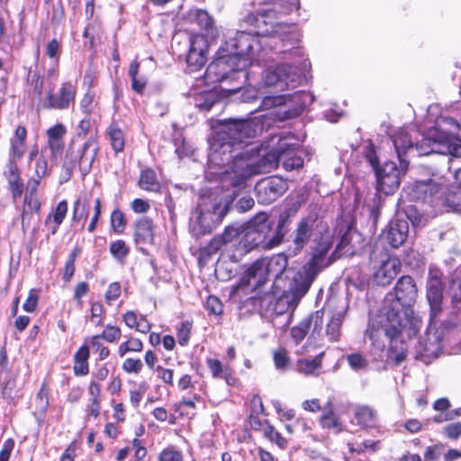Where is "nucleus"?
Returning <instances> with one entry per match:
<instances>
[{"instance_id":"48","label":"nucleus","mask_w":461,"mask_h":461,"mask_svg":"<svg viewBox=\"0 0 461 461\" xmlns=\"http://www.w3.org/2000/svg\"><path fill=\"white\" fill-rule=\"evenodd\" d=\"M126 225L124 214L120 210L113 211L111 214V226L116 233H122Z\"/></svg>"},{"instance_id":"58","label":"nucleus","mask_w":461,"mask_h":461,"mask_svg":"<svg viewBox=\"0 0 461 461\" xmlns=\"http://www.w3.org/2000/svg\"><path fill=\"white\" fill-rule=\"evenodd\" d=\"M182 453L174 447L165 448L159 455V461H182Z\"/></svg>"},{"instance_id":"24","label":"nucleus","mask_w":461,"mask_h":461,"mask_svg":"<svg viewBox=\"0 0 461 461\" xmlns=\"http://www.w3.org/2000/svg\"><path fill=\"white\" fill-rule=\"evenodd\" d=\"M206 365L214 379H224L229 385L235 384L236 379L232 375V370L229 366H224L216 358H207Z\"/></svg>"},{"instance_id":"25","label":"nucleus","mask_w":461,"mask_h":461,"mask_svg":"<svg viewBox=\"0 0 461 461\" xmlns=\"http://www.w3.org/2000/svg\"><path fill=\"white\" fill-rule=\"evenodd\" d=\"M265 260L268 276H275L276 279L281 278L285 274H290L291 270H287L288 258L284 254H276L270 258H262Z\"/></svg>"},{"instance_id":"26","label":"nucleus","mask_w":461,"mask_h":461,"mask_svg":"<svg viewBox=\"0 0 461 461\" xmlns=\"http://www.w3.org/2000/svg\"><path fill=\"white\" fill-rule=\"evenodd\" d=\"M67 132L62 123H57L47 131L48 144L53 155L62 151L64 147L63 138Z\"/></svg>"},{"instance_id":"49","label":"nucleus","mask_w":461,"mask_h":461,"mask_svg":"<svg viewBox=\"0 0 461 461\" xmlns=\"http://www.w3.org/2000/svg\"><path fill=\"white\" fill-rule=\"evenodd\" d=\"M449 291L455 308L461 311V279H453L450 284Z\"/></svg>"},{"instance_id":"40","label":"nucleus","mask_w":461,"mask_h":461,"mask_svg":"<svg viewBox=\"0 0 461 461\" xmlns=\"http://www.w3.org/2000/svg\"><path fill=\"white\" fill-rule=\"evenodd\" d=\"M237 235V230L234 228H226L225 231L220 235L214 237L209 244V249L211 252H216L219 250L223 244L230 242L232 237Z\"/></svg>"},{"instance_id":"16","label":"nucleus","mask_w":461,"mask_h":461,"mask_svg":"<svg viewBox=\"0 0 461 461\" xmlns=\"http://www.w3.org/2000/svg\"><path fill=\"white\" fill-rule=\"evenodd\" d=\"M267 276L265 260L259 259L246 270L241 278L240 285L242 287L255 291L266 283Z\"/></svg>"},{"instance_id":"31","label":"nucleus","mask_w":461,"mask_h":461,"mask_svg":"<svg viewBox=\"0 0 461 461\" xmlns=\"http://www.w3.org/2000/svg\"><path fill=\"white\" fill-rule=\"evenodd\" d=\"M354 418L361 428L372 426L375 422V413L368 406H357L354 410Z\"/></svg>"},{"instance_id":"54","label":"nucleus","mask_w":461,"mask_h":461,"mask_svg":"<svg viewBox=\"0 0 461 461\" xmlns=\"http://www.w3.org/2000/svg\"><path fill=\"white\" fill-rule=\"evenodd\" d=\"M444 449V445L441 443L429 446L424 452L425 461H438Z\"/></svg>"},{"instance_id":"30","label":"nucleus","mask_w":461,"mask_h":461,"mask_svg":"<svg viewBox=\"0 0 461 461\" xmlns=\"http://www.w3.org/2000/svg\"><path fill=\"white\" fill-rule=\"evenodd\" d=\"M187 20L190 23L196 24L202 30L209 32L212 29V19L204 10H191L187 14Z\"/></svg>"},{"instance_id":"51","label":"nucleus","mask_w":461,"mask_h":461,"mask_svg":"<svg viewBox=\"0 0 461 461\" xmlns=\"http://www.w3.org/2000/svg\"><path fill=\"white\" fill-rule=\"evenodd\" d=\"M272 405L275 408L280 420H291L294 418V411L283 407V404L278 400L272 401Z\"/></svg>"},{"instance_id":"55","label":"nucleus","mask_w":461,"mask_h":461,"mask_svg":"<svg viewBox=\"0 0 461 461\" xmlns=\"http://www.w3.org/2000/svg\"><path fill=\"white\" fill-rule=\"evenodd\" d=\"M122 370L128 374H139L143 367V364L140 359L126 358L122 363Z\"/></svg>"},{"instance_id":"11","label":"nucleus","mask_w":461,"mask_h":461,"mask_svg":"<svg viewBox=\"0 0 461 461\" xmlns=\"http://www.w3.org/2000/svg\"><path fill=\"white\" fill-rule=\"evenodd\" d=\"M426 296L430 308V320L432 321L442 310L443 285L441 273L438 270L430 269L429 272Z\"/></svg>"},{"instance_id":"12","label":"nucleus","mask_w":461,"mask_h":461,"mask_svg":"<svg viewBox=\"0 0 461 461\" xmlns=\"http://www.w3.org/2000/svg\"><path fill=\"white\" fill-rule=\"evenodd\" d=\"M441 189V185L432 179L416 181L410 186L409 196L414 201L433 203L439 198Z\"/></svg>"},{"instance_id":"52","label":"nucleus","mask_w":461,"mask_h":461,"mask_svg":"<svg viewBox=\"0 0 461 461\" xmlns=\"http://www.w3.org/2000/svg\"><path fill=\"white\" fill-rule=\"evenodd\" d=\"M88 217V204L86 201L78 199L74 204L73 219L77 221H86Z\"/></svg>"},{"instance_id":"27","label":"nucleus","mask_w":461,"mask_h":461,"mask_svg":"<svg viewBox=\"0 0 461 461\" xmlns=\"http://www.w3.org/2000/svg\"><path fill=\"white\" fill-rule=\"evenodd\" d=\"M439 194L438 199L442 200L447 211L461 213V187L452 186Z\"/></svg>"},{"instance_id":"47","label":"nucleus","mask_w":461,"mask_h":461,"mask_svg":"<svg viewBox=\"0 0 461 461\" xmlns=\"http://www.w3.org/2000/svg\"><path fill=\"white\" fill-rule=\"evenodd\" d=\"M129 251V247L122 240L112 242L110 245L111 254L118 260L123 259L128 255Z\"/></svg>"},{"instance_id":"14","label":"nucleus","mask_w":461,"mask_h":461,"mask_svg":"<svg viewBox=\"0 0 461 461\" xmlns=\"http://www.w3.org/2000/svg\"><path fill=\"white\" fill-rule=\"evenodd\" d=\"M323 324V312L316 311L315 312L303 319L298 325L291 330V337L296 344L300 343L309 330L312 329V335H320Z\"/></svg>"},{"instance_id":"9","label":"nucleus","mask_w":461,"mask_h":461,"mask_svg":"<svg viewBox=\"0 0 461 461\" xmlns=\"http://www.w3.org/2000/svg\"><path fill=\"white\" fill-rule=\"evenodd\" d=\"M249 21L255 25V33L258 36L281 35L284 32H291L294 27L276 22V12L267 10L251 14Z\"/></svg>"},{"instance_id":"38","label":"nucleus","mask_w":461,"mask_h":461,"mask_svg":"<svg viewBox=\"0 0 461 461\" xmlns=\"http://www.w3.org/2000/svg\"><path fill=\"white\" fill-rule=\"evenodd\" d=\"M107 134L115 152H120L124 148V134L122 131L115 124H111L107 129Z\"/></svg>"},{"instance_id":"32","label":"nucleus","mask_w":461,"mask_h":461,"mask_svg":"<svg viewBox=\"0 0 461 461\" xmlns=\"http://www.w3.org/2000/svg\"><path fill=\"white\" fill-rule=\"evenodd\" d=\"M244 69L243 68L241 71H238L236 70L235 68H231L230 67H226L224 72L226 73V77L224 79H221V80H216V75L215 74H212V78H208L207 77V71L205 72V79L207 81H209L210 83H215V82H224L226 81L228 78L231 77V78H234V79H237V77H235L236 75L242 77V81L240 82V84H239L238 86H233L232 88H227L226 90L230 92V93H235L237 92L238 90H240L241 87H242V85L245 83L246 81V78H247V74L244 72ZM223 70H221V73H222Z\"/></svg>"},{"instance_id":"44","label":"nucleus","mask_w":461,"mask_h":461,"mask_svg":"<svg viewBox=\"0 0 461 461\" xmlns=\"http://www.w3.org/2000/svg\"><path fill=\"white\" fill-rule=\"evenodd\" d=\"M264 435L272 442L276 443L280 448L284 449L287 447L286 439L275 429L272 425L267 424L264 429Z\"/></svg>"},{"instance_id":"34","label":"nucleus","mask_w":461,"mask_h":461,"mask_svg":"<svg viewBox=\"0 0 461 461\" xmlns=\"http://www.w3.org/2000/svg\"><path fill=\"white\" fill-rule=\"evenodd\" d=\"M139 185L146 191L157 192L160 188V184L157 179L156 173L152 169H145L140 173Z\"/></svg>"},{"instance_id":"60","label":"nucleus","mask_w":461,"mask_h":461,"mask_svg":"<svg viewBox=\"0 0 461 461\" xmlns=\"http://www.w3.org/2000/svg\"><path fill=\"white\" fill-rule=\"evenodd\" d=\"M379 441L366 440L361 444L357 445V447H354L353 444L348 443V447L352 452L357 453H362L368 449L375 451L379 447Z\"/></svg>"},{"instance_id":"43","label":"nucleus","mask_w":461,"mask_h":461,"mask_svg":"<svg viewBox=\"0 0 461 461\" xmlns=\"http://www.w3.org/2000/svg\"><path fill=\"white\" fill-rule=\"evenodd\" d=\"M68 212V203L65 200L60 201L57 207L55 208L52 214H50L48 216V219L53 218V221L56 224L54 230H52V233H55L58 227L61 224L63 220L65 219Z\"/></svg>"},{"instance_id":"35","label":"nucleus","mask_w":461,"mask_h":461,"mask_svg":"<svg viewBox=\"0 0 461 461\" xmlns=\"http://www.w3.org/2000/svg\"><path fill=\"white\" fill-rule=\"evenodd\" d=\"M140 63L133 60L129 66V77L131 80V88L139 94H141L147 85V79L144 77H138Z\"/></svg>"},{"instance_id":"3","label":"nucleus","mask_w":461,"mask_h":461,"mask_svg":"<svg viewBox=\"0 0 461 461\" xmlns=\"http://www.w3.org/2000/svg\"><path fill=\"white\" fill-rule=\"evenodd\" d=\"M261 42L254 34L238 32L236 36L230 38L220 48L217 59L207 68V77L212 78L215 74L216 80L224 79L226 67L241 71L250 66L255 59V53L259 50Z\"/></svg>"},{"instance_id":"45","label":"nucleus","mask_w":461,"mask_h":461,"mask_svg":"<svg viewBox=\"0 0 461 461\" xmlns=\"http://www.w3.org/2000/svg\"><path fill=\"white\" fill-rule=\"evenodd\" d=\"M122 335L121 329L117 326L107 324L103 332L99 334L101 336L102 339H104L105 341L109 343H116L120 339Z\"/></svg>"},{"instance_id":"64","label":"nucleus","mask_w":461,"mask_h":461,"mask_svg":"<svg viewBox=\"0 0 461 461\" xmlns=\"http://www.w3.org/2000/svg\"><path fill=\"white\" fill-rule=\"evenodd\" d=\"M131 208L136 213H144L149 210L150 205L148 201L136 198L131 202Z\"/></svg>"},{"instance_id":"36","label":"nucleus","mask_w":461,"mask_h":461,"mask_svg":"<svg viewBox=\"0 0 461 461\" xmlns=\"http://www.w3.org/2000/svg\"><path fill=\"white\" fill-rule=\"evenodd\" d=\"M352 234V230L349 228H347V230L341 235L340 240L335 249V255H338L339 258L342 256H350L354 254V249L350 246Z\"/></svg>"},{"instance_id":"37","label":"nucleus","mask_w":461,"mask_h":461,"mask_svg":"<svg viewBox=\"0 0 461 461\" xmlns=\"http://www.w3.org/2000/svg\"><path fill=\"white\" fill-rule=\"evenodd\" d=\"M143 349L142 341L133 336H128L127 339L122 342L118 347V355L122 357L130 352H141Z\"/></svg>"},{"instance_id":"56","label":"nucleus","mask_w":461,"mask_h":461,"mask_svg":"<svg viewBox=\"0 0 461 461\" xmlns=\"http://www.w3.org/2000/svg\"><path fill=\"white\" fill-rule=\"evenodd\" d=\"M442 432L449 439H458L461 437V422H453L446 425Z\"/></svg>"},{"instance_id":"19","label":"nucleus","mask_w":461,"mask_h":461,"mask_svg":"<svg viewBox=\"0 0 461 461\" xmlns=\"http://www.w3.org/2000/svg\"><path fill=\"white\" fill-rule=\"evenodd\" d=\"M318 227V214L311 212L303 218L294 231V242L297 249H302L309 241L312 230Z\"/></svg>"},{"instance_id":"8","label":"nucleus","mask_w":461,"mask_h":461,"mask_svg":"<svg viewBox=\"0 0 461 461\" xmlns=\"http://www.w3.org/2000/svg\"><path fill=\"white\" fill-rule=\"evenodd\" d=\"M263 79L266 86H276L283 92L296 87L301 76L291 66L282 64L267 69Z\"/></svg>"},{"instance_id":"6","label":"nucleus","mask_w":461,"mask_h":461,"mask_svg":"<svg viewBox=\"0 0 461 461\" xmlns=\"http://www.w3.org/2000/svg\"><path fill=\"white\" fill-rule=\"evenodd\" d=\"M223 208L216 197H202L195 214L190 219V230L195 237L209 233L221 221Z\"/></svg>"},{"instance_id":"10","label":"nucleus","mask_w":461,"mask_h":461,"mask_svg":"<svg viewBox=\"0 0 461 461\" xmlns=\"http://www.w3.org/2000/svg\"><path fill=\"white\" fill-rule=\"evenodd\" d=\"M287 188V182L282 177L273 176L261 179L255 186L258 202L269 204L285 194Z\"/></svg>"},{"instance_id":"7","label":"nucleus","mask_w":461,"mask_h":461,"mask_svg":"<svg viewBox=\"0 0 461 461\" xmlns=\"http://www.w3.org/2000/svg\"><path fill=\"white\" fill-rule=\"evenodd\" d=\"M407 162H400L398 167L395 162H385L381 167L376 168L375 176L377 189L385 194L394 193L400 186L402 176L407 169Z\"/></svg>"},{"instance_id":"23","label":"nucleus","mask_w":461,"mask_h":461,"mask_svg":"<svg viewBox=\"0 0 461 461\" xmlns=\"http://www.w3.org/2000/svg\"><path fill=\"white\" fill-rule=\"evenodd\" d=\"M134 237L137 243L152 244L154 241L153 221L147 217L137 221L135 223Z\"/></svg>"},{"instance_id":"46","label":"nucleus","mask_w":461,"mask_h":461,"mask_svg":"<svg viewBox=\"0 0 461 461\" xmlns=\"http://www.w3.org/2000/svg\"><path fill=\"white\" fill-rule=\"evenodd\" d=\"M290 95H275V96H266L262 101V106L264 109L268 110L275 107H280L286 104L287 100H290Z\"/></svg>"},{"instance_id":"57","label":"nucleus","mask_w":461,"mask_h":461,"mask_svg":"<svg viewBox=\"0 0 461 461\" xmlns=\"http://www.w3.org/2000/svg\"><path fill=\"white\" fill-rule=\"evenodd\" d=\"M191 324L188 321L182 322L177 328V340L181 346H185L190 339Z\"/></svg>"},{"instance_id":"1","label":"nucleus","mask_w":461,"mask_h":461,"mask_svg":"<svg viewBox=\"0 0 461 461\" xmlns=\"http://www.w3.org/2000/svg\"><path fill=\"white\" fill-rule=\"evenodd\" d=\"M262 126L255 120L230 119L220 124L211 142L208 155L212 166L224 168L221 173H233L232 184L240 185L247 178L256 175L267 174L282 162L285 170L299 168L303 159L298 155V144L292 135L273 136L266 150L258 160L254 154L260 150L254 144H243L247 139L254 138Z\"/></svg>"},{"instance_id":"28","label":"nucleus","mask_w":461,"mask_h":461,"mask_svg":"<svg viewBox=\"0 0 461 461\" xmlns=\"http://www.w3.org/2000/svg\"><path fill=\"white\" fill-rule=\"evenodd\" d=\"M38 185L37 181H33V186L29 194L25 195L24 206L22 215L23 227L25 226V221L29 216H32L33 213H38L41 208V203L36 195V188Z\"/></svg>"},{"instance_id":"39","label":"nucleus","mask_w":461,"mask_h":461,"mask_svg":"<svg viewBox=\"0 0 461 461\" xmlns=\"http://www.w3.org/2000/svg\"><path fill=\"white\" fill-rule=\"evenodd\" d=\"M343 315L339 312L334 314L327 324L326 336L330 341H337L340 337V328Z\"/></svg>"},{"instance_id":"15","label":"nucleus","mask_w":461,"mask_h":461,"mask_svg":"<svg viewBox=\"0 0 461 461\" xmlns=\"http://www.w3.org/2000/svg\"><path fill=\"white\" fill-rule=\"evenodd\" d=\"M99 145L95 136L91 135L75 156L79 170L83 176L87 175L95 160Z\"/></svg>"},{"instance_id":"20","label":"nucleus","mask_w":461,"mask_h":461,"mask_svg":"<svg viewBox=\"0 0 461 461\" xmlns=\"http://www.w3.org/2000/svg\"><path fill=\"white\" fill-rule=\"evenodd\" d=\"M27 131L24 126H17L10 138V159L12 162L22 159L26 150Z\"/></svg>"},{"instance_id":"50","label":"nucleus","mask_w":461,"mask_h":461,"mask_svg":"<svg viewBox=\"0 0 461 461\" xmlns=\"http://www.w3.org/2000/svg\"><path fill=\"white\" fill-rule=\"evenodd\" d=\"M275 366L278 370H285L289 366L290 360L287 351L280 348L274 352Z\"/></svg>"},{"instance_id":"21","label":"nucleus","mask_w":461,"mask_h":461,"mask_svg":"<svg viewBox=\"0 0 461 461\" xmlns=\"http://www.w3.org/2000/svg\"><path fill=\"white\" fill-rule=\"evenodd\" d=\"M409 225L405 220L392 221L386 231V240L393 248H399L406 240Z\"/></svg>"},{"instance_id":"13","label":"nucleus","mask_w":461,"mask_h":461,"mask_svg":"<svg viewBox=\"0 0 461 461\" xmlns=\"http://www.w3.org/2000/svg\"><path fill=\"white\" fill-rule=\"evenodd\" d=\"M208 44L203 36H194L190 40V49L186 56V63L190 72L201 69L206 63Z\"/></svg>"},{"instance_id":"2","label":"nucleus","mask_w":461,"mask_h":461,"mask_svg":"<svg viewBox=\"0 0 461 461\" xmlns=\"http://www.w3.org/2000/svg\"><path fill=\"white\" fill-rule=\"evenodd\" d=\"M418 297V289L412 277L402 276L384 301L377 325L374 322L366 331L372 344L381 353L384 352L385 340L393 341L402 336H414L420 326V319L414 315L413 305Z\"/></svg>"},{"instance_id":"63","label":"nucleus","mask_w":461,"mask_h":461,"mask_svg":"<svg viewBox=\"0 0 461 461\" xmlns=\"http://www.w3.org/2000/svg\"><path fill=\"white\" fill-rule=\"evenodd\" d=\"M157 375L165 384L173 385L174 371L172 369L165 368L161 366L156 367Z\"/></svg>"},{"instance_id":"62","label":"nucleus","mask_w":461,"mask_h":461,"mask_svg":"<svg viewBox=\"0 0 461 461\" xmlns=\"http://www.w3.org/2000/svg\"><path fill=\"white\" fill-rule=\"evenodd\" d=\"M91 129L92 123L89 117L86 116V118L82 119L77 126V137L81 139L86 138L90 133Z\"/></svg>"},{"instance_id":"17","label":"nucleus","mask_w":461,"mask_h":461,"mask_svg":"<svg viewBox=\"0 0 461 461\" xmlns=\"http://www.w3.org/2000/svg\"><path fill=\"white\" fill-rule=\"evenodd\" d=\"M401 261L396 257H388L381 261L379 267L375 270L374 278L377 285L385 286L395 278L401 271Z\"/></svg>"},{"instance_id":"42","label":"nucleus","mask_w":461,"mask_h":461,"mask_svg":"<svg viewBox=\"0 0 461 461\" xmlns=\"http://www.w3.org/2000/svg\"><path fill=\"white\" fill-rule=\"evenodd\" d=\"M350 368L354 371L366 370L368 366L367 359L360 353H352L347 356Z\"/></svg>"},{"instance_id":"33","label":"nucleus","mask_w":461,"mask_h":461,"mask_svg":"<svg viewBox=\"0 0 461 461\" xmlns=\"http://www.w3.org/2000/svg\"><path fill=\"white\" fill-rule=\"evenodd\" d=\"M323 353L316 356L312 359H300L297 361L296 367L298 372L304 375H314L321 366V358Z\"/></svg>"},{"instance_id":"29","label":"nucleus","mask_w":461,"mask_h":461,"mask_svg":"<svg viewBox=\"0 0 461 461\" xmlns=\"http://www.w3.org/2000/svg\"><path fill=\"white\" fill-rule=\"evenodd\" d=\"M322 428L333 429L336 433L342 430V423L338 415L332 410V404L329 402L325 407L323 414L320 418Z\"/></svg>"},{"instance_id":"59","label":"nucleus","mask_w":461,"mask_h":461,"mask_svg":"<svg viewBox=\"0 0 461 461\" xmlns=\"http://www.w3.org/2000/svg\"><path fill=\"white\" fill-rule=\"evenodd\" d=\"M206 309L212 314L221 315L223 312V305L218 297L210 295L206 301Z\"/></svg>"},{"instance_id":"61","label":"nucleus","mask_w":461,"mask_h":461,"mask_svg":"<svg viewBox=\"0 0 461 461\" xmlns=\"http://www.w3.org/2000/svg\"><path fill=\"white\" fill-rule=\"evenodd\" d=\"M36 404L38 410L41 413H45L48 406H49V397H48V392L45 388V386H42L36 397Z\"/></svg>"},{"instance_id":"41","label":"nucleus","mask_w":461,"mask_h":461,"mask_svg":"<svg viewBox=\"0 0 461 461\" xmlns=\"http://www.w3.org/2000/svg\"><path fill=\"white\" fill-rule=\"evenodd\" d=\"M217 102L218 97L214 92H206L195 97V106L201 111H210Z\"/></svg>"},{"instance_id":"18","label":"nucleus","mask_w":461,"mask_h":461,"mask_svg":"<svg viewBox=\"0 0 461 461\" xmlns=\"http://www.w3.org/2000/svg\"><path fill=\"white\" fill-rule=\"evenodd\" d=\"M76 95L75 86L71 83H63L57 95L50 92L44 105L52 109H67L74 101Z\"/></svg>"},{"instance_id":"53","label":"nucleus","mask_w":461,"mask_h":461,"mask_svg":"<svg viewBox=\"0 0 461 461\" xmlns=\"http://www.w3.org/2000/svg\"><path fill=\"white\" fill-rule=\"evenodd\" d=\"M121 293V285L118 282L111 283L108 285V288L104 295L106 303L111 305L114 301H116L120 297Z\"/></svg>"},{"instance_id":"4","label":"nucleus","mask_w":461,"mask_h":461,"mask_svg":"<svg viewBox=\"0 0 461 461\" xmlns=\"http://www.w3.org/2000/svg\"><path fill=\"white\" fill-rule=\"evenodd\" d=\"M267 220L268 216L266 212H259L247 223L242 238L230 255L233 262H239L244 255L253 249L258 248L270 249L281 243L284 237L282 229L286 219L279 221L276 230L271 229Z\"/></svg>"},{"instance_id":"5","label":"nucleus","mask_w":461,"mask_h":461,"mask_svg":"<svg viewBox=\"0 0 461 461\" xmlns=\"http://www.w3.org/2000/svg\"><path fill=\"white\" fill-rule=\"evenodd\" d=\"M332 243L330 233L323 234L310 260L297 272L293 273L288 292L294 299H301L308 292L318 273L339 258L335 250L329 255Z\"/></svg>"},{"instance_id":"22","label":"nucleus","mask_w":461,"mask_h":461,"mask_svg":"<svg viewBox=\"0 0 461 461\" xmlns=\"http://www.w3.org/2000/svg\"><path fill=\"white\" fill-rule=\"evenodd\" d=\"M393 143L400 162H406L404 156L407 153H414V145L406 129H400L393 136Z\"/></svg>"}]
</instances>
